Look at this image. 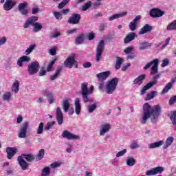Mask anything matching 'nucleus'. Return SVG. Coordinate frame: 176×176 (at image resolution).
Segmentation results:
<instances>
[{
	"instance_id": "obj_1",
	"label": "nucleus",
	"mask_w": 176,
	"mask_h": 176,
	"mask_svg": "<svg viewBox=\"0 0 176 176\" xmlns=\"http://www.w3.org/2000/svg\"><path fill=\"white\" fill-rule=\"evenodd\" d=\"M162 113V107L160 105H155L153 107L148 103L143 104V114L142 116V124H145L146 120L151 118V123H156L159 116Z\"/></svg>"
},
{
	"instance_id": "obj_2",
	"label": "nucleus",
	"mask_w": 176,
	"mask_h": 176,
	"mask_svg": "<svg viewBox=\"0 0 176 176\" xmlns=\"http://www.w3.org/2000/svg\"><path fill=\"white\" fill-rule=\"evenodd\" d=\"M118 83H119L118 78H114L109 80L105 87L106 93L107 94H113V92L116 90V87H118Z\"/></svg>"
},
{
	"instance_id": "obj_3",
	"label": "nucleus",
	"mask_w": 176,
	"mask_h": 176,
	"mask_svg": "<svg viewBox=\"0 0 176 176\" xmlns=\"http://www.w3.org/2000/svg\"><path fill=\"white\" fill-rule=\"evenodd\" d=\"M64 65L67 68H72V67L78 68V61H76V55L75 54H71L70 55H69L64 62Z\"/></svg>"
},
{
	"instance_id": "obj_4",
	"label": "nucleus",
	"mask_w": 176,
	"mask_h": 176,
	"mask_svg": "<svg viewBox=\"0 0 176 176\" xmlns=\"http://www.w3.org/2000/svg\"><path fill=\"white\" fill-rule=\"evenodd\" d=\"M153 65V67H152ZM151 75H156V74H157L158 72V67H159V59L155 58L154 60H153L152 61L148 63L144 67L143 69L146 70V69H148V68H151Z\"/></svg>"
},
{
	"instance_id": "obj_5",
	"label": "nucleus",
	"mask_w": 176,
	"mask_h": 176,
	"mask_svg": "<svg viewBox=\"0 0 176 176\" xmlns=\"http://www.w3.org/2000/svg\"><path fill=\"white\" fill-rule=\"evenodd\" d=\"M72 101L69 98H65L62 102V108L63 109V111L67 113L68 112V114L70 116L74 115V110L73 107H71V103Z\"/></svg>"
},
{
	"instance_id": "obj_6",
	"label": "nucleus",
	"mask_w": 176,
	"mask_h": 176,
	"mask_svg": "<svg viewBox=\"0 0 176 176\" xmlns=\"http://www.w3.org/2000/svg\"><path fill=\"white\" fill-rule=\"evenodd\" d=\"M111 125L108 122L102 124L99 127V135L100 137H105L109 131H111Z\"/></svg>"
},
{
	"instance_id": "obj_7",
	"label": "nucleus",
	"mask_w": 176,
	"mask_h": 176,
	"mask_svg": "<svg viewBox=\"0 0 176 176\" xmlns=\"http://www.w3.org/2000/svg\"><path fill=\"white\" fill-rule=\"evenodd\" d=\"M39 71V63L38 62H32L28 66V72L29 75H35V74H38Z\"/></svg>"
},
{
	"instance_id": "obj_8",
	"label": "nucleus",
	"mask_w": 176,
	"mask_h": 176,
	"mask_svg": "<svg viewBox=\"0 0 176 176\" xmlns=\"http://www.w3.org/2000/svg\"><path fill=\"white\" fill-rule=\"evenodd\" d=\"M29 126L30 124L28 122H25L22 124L18 133V137L19 138H25L27 137V131L28 130Z\"/></svg>"
},
{
	"instance_id": "obj_9",
	"label": "nucleus",
	"mask_w": 176,
	"mask_h": 176,
	"mask_svg": "<svg viewBox=\"0 0 176 176\" xmlns=\"http://www.w3.org/2000/svg\"><path fill=\"white\" fill-rule=\"evenodd\" d=\"M62 137L63 138H65L66 140H69V141L80 140V136H79L78 135H75L67 130L63 131Z\"/></svg>"
},
{
	"instance_id": "obj_10",
	"label": "nucleus",
	"mask_w": 176,
	"mask_h": 176,
	"mask_svg": "<svg viewBox=\"0 0 176 176\" xmlns=\"http://www.w3.org/2000/svg\"><path fill=\"white\" fill-rule=\"evenodd\" d=\"M105 46V43L104 40H101L96 48V61H100L101 60V56L102 55V52H104V47Z\"/></svg>"
},
{
	"instance_id": "obj_11",
	"label": "nucleus",
	"mask_w": 176,
	"mask_h": 176,
	"mask_svg": "<svg viewBox=\"0 0 176 176\" xmlns=\"http://www.w3.org/2000/svg\"><path fill=\"white\" fill-rule=\"evenodd\" d=\"M89 84L83 82L81 84V94H91L94 91V86L91 85L89 89L88 88Z\"/></svg>"
},
{
	"instance_id": "obj_12",
	"label": "nucleus",
	"mask_w": 176,
	"mask_h": 176,
	"mask_svg": "<svg viewBox=\"0 0 176 176\" xmlns=\"http://www.w3.org/2000/svg\"><path fill=\"white\" fill-rule=\"evenodd\" d=\"M164 171V168L162 166L151 168L146 172V175H156V174H162Z\"/></svg>"
},
{
	"instance_id": "obj_13",
	"label": "nucleus",
	"mask_w": 176,
	"mask_h": 176,
	"mask_svg": "<svg viewBox=\"0 0 176 176\" xmlns=\"http://www.w3.org/2000/svg\"><path fill=\"white\" fill-rule=\"evenodd\" d=\"M16 2L14 0H6L3 8L6 11L8 12L9 10H12V8L16 6Z\"/></svg>"
},
{
	"instance_id": "obj_14",
	"label": "nucleus",
	"mask_w": 176,
	"mask_h": 176,
	"mask_svg": "<svg viewBox=\"0 0 176 176\" xmlns=\"http://www.w3.org/2000/svg\"><path fill=\"white\" fill-rule=\"evenodd\" d=\"M80 21V14H73L67 21L69 24H79Z\"/></svg>"
},
{
	"instance_id": "obj_15",
	"label": "nucleus",
	"mask_w": 176,
	"mask_h": 176,
	"mask_svg": "<svg viewBox=\"0 0 176 176\" xmlns=\"http://www.w3.org/2000/svg\"><path fill=\"white\" fill-rule=\"evenodd\" d=\"M56 118L58 124H63V122H64V116L63 115V111H61V108L60 107L56 108Z\"/></svg>"
},
{
	"instance_id": "obj_16",
	"label": "nucleus",
	"mask_w": 176,
	"mask_h": 176,
	"mask_svg": "<svg viewBox=\"0 0 176 176\" xmlns=\"http://www.w3.org/2000/svg\"><path fill=\"white\" fill-rule=\"evenodd\" d=\"M36 21H38V16H32L29 19H27L26 22L25 23L23 27L24 28H28L30 25H34Z\"/></svg>"
},
{
	"instance_id": "obj_17",
	"label": "nucleus",
	"mask_w": 176,
	"mask_h": 176,
	"mask_svg": "<svg viewBox=\"0 0 176 176\" xmlns=\"http://www.w3.org/2000/svg\"><path fill=\"white\" fill-rule=\"evenodd\" d=\"M7 158L10 160L16 153H17V148L16 147H8L6 148Z\"/></svg>"
},
{
	"instance_id": "obj_18",
	"label": "nucleus",
	"mask_w": 176,
	"mask_h": 176,
	"mask_svg": "<svg viewBox=\"0 0 176 176\" xmlns=\"http://www.w3.org/2000/svg\"><path fill=\"white\" fill-rule=\"evenodd\" d=\"M156 83H157V80H153V81H151V82L147 83L144 87H143V88L140 91L141 96H143V94H145L146 90H149V89L151 87L155 86V85H156Z\"/></svg>"
},
{
	"instance_id": "obj_19",
	"label": "nucleus",
	"mask_w": 176,
	"mask_h": 176,
	"mask_svg": "<svg viewBox=\"0 0 176 176\" xmlns=\"http://www.w3.org/2000/svg\"><path fill=\"white\" fill-rule=\"evenodd\" d=\"M28 4L27 3H21L18 6V9L21 14L25 16L28 14V10L25 9Z\"/></svg>"
},
{
	"instance_id": "obj_20",
	"label": "nucleus",
	"mask_w": 176,
	"mask_h": 176,
	"mask_svg": "<svg viewBox=\"0 0 176 176\" xmlns=\"http://www.w3.org/2000/svg\"><path fill=\"white\" fill-rule=\"evenodd\" d=\"M164 14V11L157 9H153L150 11V16L151 17H162Z\"/></svg>"
},
{
	"instance_id": "obj_21",
	"label": "nucleus",
	"mask_w": 176,
	"mask_h": 176,
	"mask_svg": "<svg viewBox=\"0 0 176 176\" xmlns=\"http://www.w3.org/2000/svg\"><path fill=\"white\" fill-rule=\"evenodd\" d=\"M74 109L76 115H80L82 107H80V99L79 98L74 100Z\"/></svg>"
},
{
	"instance_id": "obj_22",
	"label": "nucleus",
	"mask_w": 176,
	"mask_h": 176,
	"mask_svg": "<svg viewBox=\"0 0 176 176\" xmlns=\"http://www.w3.org/2000/svg\"><path fill=\"white\" fill-rule=\"evenodd\" d=\"M111 75V72L107 71L104 72L99 73L96 75V77L98 78V80L100 82H102V80H105L108 76Z\"/></svg>"
},
{
	"instance_id": "obj_23",
	"label": "nucleus",
	"mask_w": 176,
	"mask_h": 176,
	"mask_svg": "<svg viewBox=\"0 0 176 176\" xmlns=\"http://www.w3.org/2000/svg\"><path fill=\"white\" fill-rule=\"evenodd\" d=\"M18 162L22 170H27V168H28V163H27L25 160H24V158H23V157H18Z\"/></svg>"
},
{
	"instance_id": "obj_24",
	"label": "nucleus",
	"mask_w": 176,
	"mask_h": 176,
	"mask_svg": "<svg viewBox=\"0 0 176 176\" xmlns=\"http://www.w3.org/2000/svg\"><path fill=\"white\" fill-rule=\"evenodd\" d=\"M127 16V12H123L118 14H115L109 17V21H113V20H116V19H120L121 17H124Z\"/></svg>"
},
{
	"instance_id": "obj_25",
	"label": "nucleus",
	"mask_w": 176,
	"mask_h": 176,
	"mask_svg": "<svg viewBox=\"0 0 176 176\" xmlns=\"http://www.w3.org/2000/svg\"><path fill=\"white\" fill-rule=\"evenodd\" d=\"M153 27L146 24L139 32V35H144V34H146V32H151V30H153Z\"/></svg>"
},
{
	"instance_id": "obj_26",
	"label": "nucleus",
	"mask_w": 176,
	"mask_h": 176,
	"mask_svg": "<svg viewBox=\"0 0 176 176\" xmlns=\"http://www.w3.org/2000/svg\"><path fill=\"white\" fill-rule=\"evenodd\" d=\"M24 61H31V58L28 56H21L17 60V64L19 67H23V63H24Z\"/></svg>"
},
{
	"instance_id": "obj_27",
	"label": "nucleus",
	"mask_w": 176,
	"mask_h": 176,
	"mask_svg": "<svg viewBox=\"0 0 176 176\" xmlns=\"http://www.w3.org/2000/svg\"><path fill=\"white\" fill-rule=\"evenodd\" d=\"M164 144V141L160 140L159 142H153L150 144H148L149 149H155V148H160L162 145Z\"/></svg>"
},
{
	"instance_id": "obj_28",
	"label": "nucleus",
	"mask_w": 176,
	"mask_h": 176,
	"mask_svg": "<svg viewBox=\"0 0 176 176\" xmlns=\"http://www.w3.org/2000/svg\"><path fill=\"white\" fill-rule=\"evenodd\" d=\"M11 90L12 93H19V90H20V82L19 80H16L13 83Z\"/></svg>"
},
{
	"instance_id": "obj_29",
	"label": "nucleus",
	"mask_w": 176,
	"mask_h": 176,
	"mask_svg": "<svg viewBox=\"0 0 176 176\" xmlns=\"http://www.w3.org/2000/svg\"><path fill=\"white\" fill-rule=\"evenodd\" d=\"M174 142V138L172 136H169L167 138L165 144L164 146V149H167L168 146H170V145Z\"/></svg>"
},
{
	"instance_id": "obj_30",
	"label": "nucleus",
	"mask_w": 176,
	"mask_h": 176,
	"mask_svg": "<svg viewBox=\"0 0 176 176\" xmlns=\"http://www.w3.org/2000/svg\"><path fill=\"white\" fill-rule=\"evenodd\" d=\"M145 74H142L140 76L138 77L136 79L134 80L133 82L135 85H138V86H140V85H142V80L145 79Z\"/></svg>"
},
{
	"instance_id": "obj_31",
	"label": "nucleus",
	"mask_w": 176,
	"mask_h": 176,
	"mask_svg": "<svg viewBox=\"0 0 176 176\" xmlns=\"http://www.w3.org/2000/svg\"><path fill=\"white\" fill-rule=\"evenodd\" d=\"M157 96V91H153L147 94V96L145 98L146 101H149V100H153V98H155Z\"/></svg>"
},
{
	"instance_id": "obj_32",
	"label": "nucleus",
	"mask_w": 176,
	"mask_h": 176,
	"mask_svg": "<svg viewBox=\"0 0 176 176\" xmlns=\"http://www.w3.org/2000/svg\"><path fill=\"white\" fill-rule=\"evenodd\" d=\"M167 31H174L176 30V20L170 23L166 27Z\"/></svg>"
},
{
	"instance_id": "obj_33",
	"label": "nucleus",
	"mask_w": 176,
	"mask_h": 176,
	"mask_svg": "<svg viewBox=\"0 0 176 176\" xmlns=\"http://www.w3.org/2000/svg\"><path fill=\"white\" fill-rule=\"evenodd\" d=\"M34 32H39L42 30V24L40 23L36 22L32 25Z\"/></svg>"
},
{
	"instance_id": "obj_34",
	"label": "nucleus",
	"mask_w": 176,
	"mask_h": 176,
	"mask_svg": "<svg viewBox=\"0 0 176 176\" xmlns=\"http://www.w3.org/2000/svg\"><path fill=\"white\" fill-rule=\"evenodd\" d=\"M151 46H152L151 43L144 42L140 43L139 49L140 50H145V49H148V47H151Z\"/></svg>"
},
{
	"instance_id": "obj_35",
	"label": "nucleus",
	"mask_w": 176,
	"mask_h": 176,
	"mask_svg": "<svg viewBox=\"0 0 176 176\" xmlns=\"http://www.w3.org/2000/svg\"><path fill=\"white\" fill-rule=\"evenodd\" d=\"M124 61V60L123 58L118 57L116 63V69H120V67L122 66V64H123Z\"/></svg>"
},
{
	"instance_id": "obj_36",
	"label": "nucleus",
	"mask_w": 176,
	"mask_h": 176,
	"mask_svg": "<svg viewBox=\"0 0 176 176\" xmlns=\"http://www.w3.org/2000/svg\"><path fill=\"white\" fill-rule=\"evenodd\" d=\"M3 101H10L11 98H12V92H6L3 94V97H2Z\"/></svg>"
},
{
	"instance_id": "obj_37",
	"label": "nucleus",
	"mask_w": 176,
	"mask_h": 176,
	"mask_svg": "<svg viewBox=\"0 0 176 176\" xmlns=\"http://www.w3.org/2000/svg\"><path fill=\"white\" fill-rule=\"evenodd\" d=\"M50 175V168L49 166L45 167L42 172H41V176H49Z\"/></svg>"
},
{
	"instance_id": "obj_38",
	"label": "nucleus",
	"mask_w": 176,
	"mask_h": 176,
	"mask_svg": "<svg viewBox=\"0 0 176 176\" xmlns=\"http://www.w3.org/2000/svg\"><path fill=\"white\" fill-rule=\"evenodd\" d=\"M54 124H56V122L54 121L47 122L44 128V130H45V131H49L50 129H53V126H54Z\"/></svg>"
},
{
	"instance_id": "obj_39",
	"label": "nucleus",
	"mask_w": 176,
	"mask_h": 176,
	"mask_svg": "<svg viewBox=\"0 0 176 176\" xmlns=\"http://www.w3.org/2000/svg\"><path fill=\"white\" fill-rule=\"evenodd\" d=\"M41 94L44 96V97H52V96H53V93L49 89H43L41 91Z\"/></svg>"
},
{
	"instance_id": "obj_40",
	"label": "nucleus",
	"mask_w": 176,
	"mask_h": 176,
	"mask_svg": "<svg viewBox=\"0 0 176 176\" xmlns=\"http://www.w3.org/2000/svg\"><path fill=\"white\" fill-rule=\"evenodd\" d=\"M83 41H85V35L84 34H80L78 36L76 39V45H80L83 43Z\"/></svg>"
},
{
	"instance_id": "obj_41",
	"label": "nucleus",
	"mask_w": 176,
	"mask_h": 176,
	"mask_svg": "<svg viewBox=\"0 0 176 176\" xmlns=\"http://www.w3.org/2000/svg\"><path fill=\"white\" fill-rule=\"evenodd\" d=\"M22 159H25L27 162H32L35 159V157L33 155H23Z\"/></svg>"
},
{
	"instance_id": "obj_42",
	"label": "nucleus",
	"mask_w": 176,
	"mask_h": 176,
	"mask_svg": "<svg viewBox=\"0 0 176 176\" xmlns=\"http://www.w3.org/2000/svg\"><path fill=\"white\" fill-rule=\"evenodd\" d=\"M171 87H173L172 84L171 83H168L165 87L163 89L161 94H166V93H168V90H170L171 89Z\"/></svg>"
},
{
	"instance_id": "obj_43",
	"label": "nucleus",
	"mask_w": 176,
	"mask_h": 176,
	"mask_svg": "<svg viewBox=\"0 0 176 176\" xmlns=\"http://www.w3.org/2000/svg\"><path fill=\"white\" fill-rule=\"evenodd\" d=\"M43 156H45V150L41 149L39 151L36 160H42V159H43Z\"/></svg>"
},
{
	"instance_id": "obj_44",
	"label": "nucleus",
	"mask_w": 176,
	"mask_h": 176,
	"mask_svg": "<svg viewBox=\"0 0 176 176\" xmlns=\"http://www.w3.org/2000/svg\"><path fill=\"white\" fill-rule=\"evenodd\" d=\"M126 153H127V150L126 148H124L123 150L118 151L116 153V157L117 158L122 157V156H124Z\"/></svg>"
},
{
	"instance_id": "obj_45",
	"label": "nucleus",
	"mask_w": 176,
	"mask_h": 176,
	"mask_svg": "<svg viewBox=\"0 0 176 176\" xmlns=\"http://www.w3.org/2000/svg\"><path fill=\"white\" fill-rule=\"evenodd\" d=\"M61 164H63L61 162H55L51 164L50 166L51 168H58V167H61Z\"/></svg>"
},
{
	"instance_id": "obj_46",
	"label": "nucleus",
	"mask_w": 176,
	"mask_h": 176,
	"mask_svg": "<svg viewBox=\"0 0 176 176\" xmlns=\"http://www.w3.org/2000/svg\"><path fill=\"white\" fill-rule=\"evenodd\" d=\"M35 47V45H30L29 47L25 50L26 56L31 54V53H32V52L34 50Z\"/></svg>"
},
{
	"instance_id": "obj_47",
	"label": "nucleus",
	"mask_w": 176,
	"mask_h": 176,
	"mask_svg": "<svg viewBox=\"0 0 176 176\" xmlns=\"http://www.w3.org/2000/svg\"><path fill=\"white\" fill-rule=\"evenodd\" d=\"M91 6V1L87 2L84 6L81 7L82 12H86Z\"/></svg>"
},
{
	"instance_id": "obj_48",
	"label": "nucleus",
	"mask_w": 176,
	"mask_h": 176,
	"mask_svg": "<svg viewBox=\"0 0 176 176\" xmlns=\"http://www.w3.org/2000/svg\"><path fill=\"white\" fill-rule=\"evenodd\" d=\"M133 41V33L129 34L124 38V43H130Z\"/></svg>"
},
{
	"instance_id": "obj_49",
	"label": "nucleus",
	"mask_w": 176,
	"mask_h": 176,
	"mask_svg": "<svg viewBox=\"0 0 176 176\" xmlns=\"http://www.w3.org/2000/svg\"><path fill=\"white\" fill-rule=\"evenodd\" d=\"M141 19V16L138 15L133 21V31L137 28V21Z\"/></svg>"
},
{
	"instance_id": "obj_50",
	"label": "nucleus",
	"mask_w": 176,
	"mask_h": 176,
	"mask_svg": "<svg viewBox=\"0 0 176 176\" xmlns=\"http://www.w3.org/2000/svg\"><path fill=\"white\" fill-rule=\"evenodd\" d=\"M82 96V101L83 102H93V99L89 98V94H83Z\"/></svg>"
},
{
	"instance_id": "obj_51",
	"label": "nucleus",
	"mask_w": 176,
	"mask_h": 176,
	"mask_svg": "<svg viewBox=\"0 0 176 176\" xmlns=\"http://www.w3.org/2000/svg\"><path fill=\"white\" fill-rule=\"evenodd\" d=\"M96 108H97V103H94L93 104L89 106L88 107L89 113H92V112H94Z\"/></svg>"
},
{
	"instance_id": "obj_52",
	"label": "nucleus",
	"mask_w": 176,
	"mask_h": 176,
	"mask_svg": "<svg viewBox=\"0 0 176 176\" xmlns=\"http://www.w3.org/2000/svg\"><path fill=\"white\" fill-rule=\"evenodd\" d=\"M53 14L55 16V19H56V20H63V14L57 11H54Z\"/></svg>"
},
{
	"instance_id": "obj_53",
	"label": "nucleus",
	"mask_w": 176,
	"mask_h": 176,
	"mask_svg": "<svg viewBox=\"0 0 176 176\" xmlns=\"http://www.w3.org/2000/svg\"><path fill=\"white\" fill-rule=\"evenodd\" d=\"M170 118L173 124H176V111L171 112Z\"/></svg>"
},
{
	"instance_id": "obj_54",
	"label": "nucleus",
	"mask_w": 176,
	"mask_h": 176,
	"mask_svg": "<svg viewBox=\"0 0 176 176\" xmlns=\"http://www.w3.org/2000/svg\"><path fill=\"white\" fill-rule=\"evenodd\" d=\"M60 72H61V70L60 69H57L55 74L51 76V80H55V79H57L60 75Z\"/></svg>"
},
{
	"instance_id": "obj_55",
	"label": "nucleus",
	"mask_w": 176,
	"mask_h": 176,
	"mask_svg": "<svg viewBox=\"0 0 176 176\" xmlns=\"http://www.w3.org/2000/svg\"><path fill=\"white\" fill-rule=\"evenodd\" d=\"M43 122H41L38 124V127L37 128L36 133L43 134Z\"/></svg>"
},
{
	"instance_id": "obj_56",
	"label": "nucleus",
	"mask_w": 176,
	"mask_h": 176,
	"mask_svg": "<svg viewBox=\"0 0 176 176\" xmlns=\"http://www.w3.org/2000/svg\"><path fill=\"white\" fill-rule=\"evenodd\" d=\"M56 61H57V59L55 58L54 60H52L50 63L48 65V67L47 68V72H50V71H52V68H53V65H54V63H56Z\"/></svg>"
},
{
	"instance_id": "obj_57",
	"label": "nucleus",
	"mask_w": 176,
	"mask_h": 176,
	"mask_svg": "<svg viewBox=\"0 0 176 176\" xmlns=\"http://www.w3.org/2000/svg\"><path fill=\"white\" fill-rule=\"evenodd\" d=\"M124 53H126V54H131V53H133V47H129L127 48H126L124 50ZM128 58H131V56L130 55L128 56Z\"/></svg>"
},
{
	"instance_id": "obj_58",
	"label": "nucleus",
	"mask_w": 176,
	"mask_h": 176,
	"mask_svg": "<svg viewBox=\"0 0 176 176\" xmlns=\"http://www.w3.org/2000/svg\"><path fill=\"white\" fill-rule=\"evenodd\" d=\"M8 42V38L6 37H1L0 38V46L5 45Z\"/></svg>"
},
{
	"instance_id": "obj_59",
	"label": "nucleus",
	"mask_w": 176,
	"mask_h": 176,
	"mask_svg": "<svg viewBox=\"0 0 176 176\" xmlns=\"http://www.w3.org/2000/svg\"><path fill=\"white\" fill-rule=\"evenodd\" d=\"M46 75V69L45 67H41L39 72L40 76H45Z\"/></svg>"
},
{
	"instance_id": "obj_60",
	"label": "nucleus",
	"mask_w": 176,
	"mask_h": 176,
	"mask_svg": "<svg viewBox=\"0 0 176 176\" xmlns=\"http://www.w3.org/2000/svg\"><path fill=\"white\" fill-rule=\"evenodd\" d=\"M39 7L36 6L32 9V14H36V13H39Z\"/></svg>"
},
{
	"instance_id": "obj_61",
	"label": "nucleus",
	"mask_w": 176,
	"mask_h": 176,
	"mask_svg": "<svg viewBox=\"0 0 176 176\" xmlns=\"http://www.w3.org/2000/svg\"><path fill=\"white\" fill-rule=\"evenodd\" d=\"M168 64H169L168 59H164L162 60V64L161 65V67H162V68H164V67H167Z\"/></svg>"
},
{
	"instance_id": "obj_62",
	"label": "nucleus",
	"mask_w": 176,
	"mask_h": 176,
	"mask_svg": "<svg viewBox=\"0 0 176 176\" xmlns=\"http://www.w3.org/2000/svg\"><path fill=\"white\" fill-rule=\"evenodd\" d=\"M49 53L51 54V56H56L57 54V50L56 48H51L49 51Z\"/></svg>"
},
{
	"instance_id": "obj_63",
	"label": "nucleus",
	"mask_w": 176,
	"mask_h": 176,
	"mask_svg": "<svg viewBox=\"0 0 176 176\" xmlns=\"http://www.w3.org/2000/svg\"><path fill=\"white\" fill-rule=\"evenodd\" d=\"M127 166H133V157H128L126 160Z\"/></svg>"
},
{
	"instance_id": "obj_64",
	"label": "nucleus",
	"mask_w": 176,
	"mask_h": 176,
	"mask_svg": "<svg viewBox=\"0 0 176 176\" xmlns=\"http://www.w3.org/2000/svg\"><path fill=\"white\" fill-rule=\"evenodd\" d=\"M87 38L89 41H93V39H94V33L90 32L87 36Z\"/></svg>"
}]
</instances>
